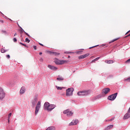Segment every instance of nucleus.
I'll use <instances>...</instances> for the list:
<instances>
[{
  "mask_svg": "<svg viewBox=\"0 0 130 130\" xmlns=\"http://www.w3.org/2000/svg\"><path fill=\"white\" fill-rule=\"evenodd\" d=\"M90 94V91L89 90H84L79 91L77 93L78 96H87Z\"/></svg>",
  "mask_w": 130,
  "mask_h": 130,
  "instance_id": "1",
  "label": "nucleus"
},
{
  "mask_svg": "<svg viewBox=\"0 0 130 130\" xmlns=\"http://www.w3.org/2000/svg\"><path fill=\"white\" fill-rule=\"evenodd\" d=\"M73 92H74V88H68L66 91V95L68 97H70V96H73Z\"/></svg>",
  "mask_w": 130,
  "mask_h": 130,
  "instance_id": "2",
  "label": "nucleus"
},
{
  "mask_svg": "<svg viewBox=\"0 0 130 130\" xmlns=\"http://www.w3.org/2000/svg\"><path fill=\"white\" fill-rule=\"evenodd\" d=\"M54 62L55 63H56V64H63V63H67V62H68V61L64 60H60L56 59H55Z\"/></svg>",
  "mask_w": 130,
  "mask_h": 130,
  "instance_id": "3",
  "label": "nucleus"
},
{
  "mask_svg": "<svg viewBox=\"0 0 130 130\" xmlns=\"http://www.w3.org/2000/svg\"><path fill=\"white\" fill-rule=\"evenodd\" d=\"M117 94H118L117 92H116L115 93H114L109 96L108 97V100H110L111 101H113V100H115V98H116V96H117Z\"/></svg>",
  "mask_w": 130,
  "mask_h": 130,
  "instance_id": "4",
  "label": "nucleus"
},
{
  "mask_svg": "<svg viewBox=\"0 0 130 130\" xmlns=\"http://www.w3.org/2000/svg\"><path fill=\"white\" fill-rule=\"evenodd\" d=\"M41 103L40 102H38L37 106L36 107V110H35V114H37L38 113V111H39V109H40V107H41Z\"/></svg>",
  "mask_w": 130,
  "mask_h": 130,
  "instance_id": "5",
  "label": "nucleus"
},
{
  "mask_svg": "<svg viewBox=\"0 0 130 130\" xmlns=\"http://www.w3.org/2000/svg\"><path fill=\"white\" fill-rule=\"evenodd\" d=\"M5 98V92L4 89L0 88V100L4 99Z\"/></svg>",
  "mask_w": 130,
  "mask_h": 130,
  "instance_id": "6",
  "label": "nucleus"
},
{
  "mask_svg": "<svg viewBox=\"0 0 130 130\" xmlns=\"http://www.w3.org/2000/svg\"><path fill=\"white\" fill-rule=\"evenodd\" d=\"M49 103L48 102H46L45 103L44 105V109L45 110H47V111H48L49 109Z\"/></svg>",
  "mask_w": 130,
  "mask_h": 130,
  "instance_id": "7",
  "label": "nucleus"
},
{
  "mask_svg": "<svg viewBox=\"0 0 130 130\" xmlns=\"http://www.w3.org/2000/svg\"><path fill=\"white\" fill-rule=\"evenodd\" d=\"M79 123L78 119L73 120L70 124L69 125H76Z\"/></svg>",
  "mask_w": 130,
  "mask_h": 130,
  "instance_id": "8",
  "label": "nucleus"
},
{
  "mask_svg": "<svg viewBox=\"0 0 130 130\" xmlns=\"http://www.w3.org/2000/svg\"><path fill=\"white\" fill-rule=\"evenodd\" d=\"M90 54L89 53L85 54L84 55H82L79 56V59H83L84 58H86L87 56H89Z\"/></svg>",
  "mask_w": 130,
  "mask_h": 130,
  "instance_id": "9",
  "label": "nucleus"
},
{
  "mask_svg": "<svg viewBox=\"0 0 130 130\" xmlns=\"http://www.w3.org/2000/svg\"><path fill=\"white\" fill-rule=\"evenodd\" d=\"M110 92V89L109 88H105L103 89V93H104V94H107Z\"/></svg>",
  "mask_w": 130,
  "mask_h": 130,
  "instance_id": "10",
  "label": "nucleus"
},
{
  "mask_svg": "<svg viewBox=\"0 0 130 130\" xmlns=\"http://www.w3.org/2000/svg\"><path fill=\"white\" fill-rule=\"evenodd\" d=\"M130 117V112H127L124 116L123 119H128Z\"/></svg>",
  "mask_w": 130,
  "mask_h": 130,
  "instance_id": "11",
  "label": "nucleus"
},
{
  "mask_svg": "<svg viewBox=\"0 0 130 130\" xmlns=\"http://www.w3.org/2000/svg\"><path fill=\"white\" fill-rule=\"evenodd\" d=\"M48 68L53 71H56V70H57V68L51 65H48Z\"/></svg>",
  "mask_w": 130,
  "mask_h": 130,
  "instance_id": "12",
  "label": "nucleus"
},
{
  "mask_svg": "<svg viewBox=\"0 0 130 130\" xmlns=\"http://www.w3.org/2000/svg\"><path fill=\"white\" fill-rule=\"evenodd\" d=\"M55 108V105H49L48 111H51L53 109Z\"/></svg>",
  "mask_w": 130,
  "mask_h": 130,
  "instance_id": "13",
  "label": "nucleus"
},
{
  "mask_svg": "<svg viewBox=\"0 0 130 130\" xmlns=\"http://www.w3.org/2000/svg\"><path fill=\"white\" fill-rule=\"evenodd\" d=\"M26 92V89L24 87H22L20 90V94H24Z\"/></svg>",
  "mask_w": 130,
  "mask_h": 130,
  "instance_id": "14",
  "label": "nucleus"
},
{
  "mask_svg": "<svg viewBox=\"0 0 130 130\" xmlns=\"http://www.w3.org/2000/svg\"><path fill=\"white\" fill-rule=\"evenodd\" d=\"M105 62H106V63L111 64V63H113L114 61H113V60H105Z\"/></svg>",
  "mask_w": 130,
  "mask_h": 130,
  "instance_id": "15",
  "label": "nucleus"
},
{
  "mask_svg": "<svg viewBox=\"0 0 130 130\" xmlns=\"http://www.w3.org/2000/svg\"><path fill=\"white\" fill-rule=\"evenodd\" d=\"M51 54H53V55H55V56H57V55H59L60 53L56 52H51Z\"/></svg>",
  "mask_w": 130,
  "mask_h": 130,
  "instance_id": "16",
  "label": "nucleus"
},
{
  "mask_svg": "<svg viewBox=\"0 0 130 130\" xmlns=\"http://www.w3.org/2000/svg\"><path fill=\"white\" fill-rule=\"evenodd\" d=\"M46 130H55V127L54 126H50L46 129Z\"/></svg>",
  "mask_w": 130,
  "mask_h": 130,
  "instance_id": "17",
  "label": "nucleus"
},
{
  "mask_svg": "<svg viewBox=\"0 0 130 130\" xmlns=\"http://www.w3.org/2000/svg\"><path fill=\"white\" fill-rule=\"evenodd\" d=\"M67 115V116H72V115H73V112H72V111H69V112H68Z\"/></svg>",
  "mask_w": 130,
  "mask_h": 130,
  "instance_id": "18",
  "label": "nucleus"
},
{
  "mask_svg": "<svg viewBox=\"0 0 130 130\" xmlns=\"http://www.w3.org/2000/svg\"><path fill=\"white\" fill-rule=\"evenodd\" d=\"M112 127H113V125H110L107 127L106 129H110V128H112Z\"/></svg>",
  "mask_w": 130,
  "mask_h": 130,
  "instance_id": "19",
  "label": "nucleus"
},
{
  "mask_svg": "<svg viewBox=\"0 0 130 130\" xmlns=\"http://www.w3.org/2000/svg\"><path fill=\"white\" fill-rule=\"evenodd\" d=\"M118 39H119V38L115 39L112 40L109 43H113V42H114V41H116L117 40H118Z\"/></svg>",
  "mask_w": 130,
  "mask_h": 130,
  "instance_id": "20",
  "label": "nucleus"
},
{
  "mask_svg": "<svg viewBox=\"0 0 130 130\" xmlns=\"http://www.w3.org/2000/svg\"><path fill=\"white\" fill-rule=\"evenodd\" d=\"M69 111H70V110L69 109H67V110H64L63 111V113H64V114H67L69 113Z\"/></svg>",
  "mask_w": 130,
  "mask_h": 130,
  "instance_id": "21",
  "label": "nucleus"
},
{
  "mask_svg": "<svg viewBox=\"0 0 130 130\" xmlns=\"http://www.w3.org/2000/svg\"><path fill=\"white\" fill-rule=\"evenodd\" d=\"M82 52H83V51L82 50H79L77 51V54H82Z\"/></svg>",
  "mask_w": 130,
  "mask_h": 130,
  "instance_id": "22",
  "label": "nucleus"
},
{
  "mask_svg": "<svg viewBox=\"0 0 130 130\" xmlns=\"http://www.w3.org/2000/svg\"><path fill=\"white\" fill-rule=\"evenodd\" d=\"M56 87L57 89V90H62V87H61L56 86Z\"/></svg>",
  "mask_w": 130,
  "mask_h": 130,
  "instance_id": "23",
  "label": "nucleus"
},
{
  "mask_svg": "<svg viewBox=\"0 0 130 130\" xmlns=\"http://www.w3.org/2000/svg\"><path fill=\"white\" fill-rule=\"evenodd\" d=\"M57 80L58 81H62V80H63V78H61V77L57 78Z\"/></svg>",
  "mask_w": 130,
  "mask_h": 130,
  "instance_id": "24",
  "label": "nucleus"
},
{
  "mask_svg": "<svg viewBox=\"0 0 130 130\" xmlns=\"http://www.w3.org/2000/svg\"><path fill=\"white\" fill-rule=\"evenodd\" d=\"M6 51H7L6 50H5L4 49H1V52L2 53H5V52H6Z\"/></svg>",
  "mask_w": 130,
  "mask_h": 130,
  "instance_id": "25",
  "label": "nucleus"
},
{
  "mask_svg": "<svg viewBox=\"0 0 130 130\" xmlns=\"http://www.w3.org/2000/svg\"><path fill=\"white\" fill-rule=\"evenodd\" d=\"M100 58V57H97V58H95L94 59H93L92 60V61H96L98 60V59H99Z\"/></svg>",
  "mask_w": 130,
  "mask_h": 130,
  "instance_id": "26",
  "label": "nucleus"
},
{
  "mask_svg": "<svg viewBox=\"0 0 130 130\" xmlns=\"http://www.w3.org/2000/svg\"><path fill=\"white\" fill-rule=\"evenodd\" d=\"M20 32L21 33V34H22V33H23V32H24V29H23V28H22V27H21V28L20 29Z\"/></svg>",
  "mask_w": 130,
  "mask_h": 130,
  "instance_id": "27",
  "label": "nucleus"
},
{
  "mask_svg": "<svg viewBox=\"0 0 130 130\" xmlns=\"http://www.w3.org/2000/svg\"><path fill=\"white\" fill-rule=\"evenodd\" d=\"M112 120H114V117L112 118L111 119L106 120V121H112Z\"/></svg>",
  "mask_w": 130,
  "mask_h": 130,
  "instance_id": "28",
  "label": "nucleus"
},
{
  "mask_svg": "<svg viewBox=\"0 0 130 130\" xmlns=\"http://www.w3.org/2000/svg\"><path fill=\"white\" fill-rule=\"evenodd\" d=\"M25 42H27V43H29V42H30V40L28 38H26Z\"/></svg>",
  "mask_w": 130,
  "mask_h": 130,
  "instance_id": "29",
  "label": "nucleus"
},
{
  "mask_svg": "<svg viewBox=\"0 0 130 130\" xmlns=\"http://www.w3.org/2000/svg\"><path fill=\"white\" fill-rule=\"evenodd\" d=\"M124 81H127V82H130V77L125 79Z\"/></svg>",
  "mask_w": 130,
  "mask_h": 130,
  "instance_id": "30",
  "label": "nucleus"
},
{
  "mask_svg": "<svg viewBox=\"0 0 130 130\" xmlns=\"http://www.w3.org/2000/svg\"><path fill=\"white\" fill-rule=\"evenodd\" d=\"M19 44H21V45H23V46H25V47H26V46H27V45H26V44H23L22 43H19Z\"/></svg>",
  "mask_w": 130,
  "mask_h": 130,
  "instance_id": "31",
  "label": "nucleus"
},
{
  "mask_svg": "<svg viewBox=\"0 0 130 130\" xmlns=\"http://www.w3.org/2000/svg\"><path fill=\"white\" fill-rule=\"evenodd\" d=\"M13 41H14V42H17V39L14 38L13 39Z\"/></svg>",
  "mask_w": 130,
  "mask_h": 130,
  "instance_id": "32",
  "label": "nucleus"
},
{
  "mask_svg": "<svg viewBox=\"0 0 130 130\" xmlns=\"http://www.w3.org/2000/svg\"><path fill=\"white\" fill-rule=\"evenodd\" d=\"M34 48L35 50H36V49H37V47L36 46H34Z\"/></svg>",
  "mask_w": 130,
  "mask_h": 130,
  "instance_id": "33",
  "label": "nucleus"
},
{
  "mask_svg": "<svg viewBox=\"0 0 130 130\" xmlns=\"http://www.w3.org/2000/svg\"><path fill=\"white\" fill-rule=\"evenodd\" d=\"M96 46H98V45H96V46H94L90 47V48H89V49H92V48H94V47H96Z\"/></svg>",
  "mask_w": 130,
  "mask_h": 130,
  "instance_id": "34",
  "label": "nucleus"
},
{
  "mask_svg": "<svg viewBox=\"0 0 130 130\" xmlns=\"http://www.w3.org/2000/svg\"><path fill=\"white\" fill-rule=\"evenodd\" d=\"M130 62V58L126 61V63Z\"/></svg>",
  "mask_w": 130,
  "mask_h": 130,
  "instance_id": "35",
  "label": "nucleus"
},
{
  "mask_svg": "<svg viewBox=\"0 0 130 130\" xmlns=\"http://www.w3.org/2000/svg\"><path fill=\"white\" fill-rule=\"evenodd\" d=\"M8 116L9 117H11V116H12V113H9L8 115Z\"/></svg>",
  "mask_w": 130,
  "mask_h": 130,
  "instance_id": "36",
  "label": "nucleus"
},
{
  "mask_svg": "<svg viewBox=\"0 0 130 130\" xmlns=\"http://www.w3.org/2000/svg\"><path fill=\"white\" fill-rule=\"evenodd\" d=\"M6 57H7V58H10V55H7L6 56Z\"/></svg>",
  "mask_w": 130,
  "mask_h": 130,
  "instance_id": "37",
  "label": "nucleus"
},
{
  "mask_svg": "<svg viewBox=\"0 0 130 130\" xmlns=\"http://www.w3.org/2000/svg\"><path fill=\"white\" fill-rule=\"evenodd\" d=\"M0 22L2 23V24H4V20H0Z\"/></svg>",
  "mask_w": 130,
  "mask_h": 130,
  "instance_id": "38",
  "label": "nucleus"
},
{
  "mask_svg": "<svg viewBox=\"0 0 130 130\" xmlns=\"http://www.w3.org/2000/svg\"><path fill=\"white\" fill-rule=\"evenodd\" d=\"M130 32V30L128 31L126 34H125V35H127V34H128V33H129Z\"/></svg>",
  "mask_w": 130,
  "mask_h": 130,
  "instance_id": "39",
  "label": "nucleus"
},
{
  "mask_svg": "<svg viewBox=\"0 0 130 130\" xmlns=\"http://www.w3.org/2000/svg\"><path fill=\"white\" fill-rule=\"evenodd\" d=\"M129 36H130V34L129 35H128L127 36H126L125 37V38H126V37H129Z\"/></svg>",
  "mask_w": 130,
  "mask_h": 130,
  "instance_id": "40",
  "label": "nucleus"
},
{
  "mask_svg": "<svg viewBox=\"0 0 130 130\" xmlns=\"http://www.w3.org/2000/svg\"><path fill=\"white\" fill-rule=\"evenodd\" d=\"M8 122H10V117H9V116H8Z\"/></svg>",
  "mask_w": 130,
  "mask_h": 130,
  "instance_id": "41",
  "label": "nucleus"
},
{
  "mask_svg": "<svg viewBox=\"0 0 130 130\" xmlns=\"http://www.w3.org/2000/svg\"><path fill=\"white\" fill-rule=\"evenodd\" d=\"M26 35L28 36V37L30 36V35H29L27 32H25Z\"/></svg>",
  "mask_w": 130,
  "mask_h": 130,
  "instance_id": "42",
  "label": "nucleus"
},
{
  "mask_svg": "<svg viewBox=\"0 0 130 130\" xmlns=\"http://www.w3.org/2000/svg\"><path fill=\"white\" fill-rule=\"evenodd\" d=\"M40 45H41V46H43V44H41V43H39Z\"/></svg>",
  "mask_w": 130,
  "mask_h": 130,
  "instance_id": "43",
  "label": "nucleus"
},
{
  "mask_svg": "<svg viewBox=\"0 0 130 130\" xmlns=\"http://www.w3.org/2000/svg\"><path fill=\"white\" fill-rule=\"evenodd\" d=\"M39 54H40V55H41V54H42V52L39 53Z\"/></svg>",
  "mask_w": 130,
  "mask_h": 130,
  "instance_id": "44",
  "label": "nucleus"
},
{
  "mask_svg": "<svg viewBox=\"0 0 130 130\" xmlns=\"http://www.w3.org/2000/svg\"><path fill=\"white\" fill-rule=\"evenodd\" d=\"M16 35H17V34L15 33V34H14V36H16Z\"/></svg>",
  "mask_w": 130,
  "mask_h": 130,
  "instance_id": "45",
  "label": "nucleus"
},
{
  "mask_svg": "<svg viewBox=\"0 0 130 130\" xmlns=\"http://www.w3.org/2000/svg\"><path fill=\"white\" fill-rule=\"evenodd\" d=\"M32 105H35V104H34V103H32Z\"/></svg>",
  "mask_w": 130,
  "mask_h": 130,
  "instance_id": "46",
  "label": "nucleus"
},
{
  "mask_svg": "<svg viewBox=\"0 0 130 130\" xmlns=\"http://www.w3.org/2000/svg\"><path fill=\"white\" fill-rule=\"evenodd\" d=\"M103 46H104V45H103Z\"/></svg>",
  "mask_w": 130,
  "mask_h": 130,
  "instance_id": "47",
  "label": "nucleus"
}]
</instances>
